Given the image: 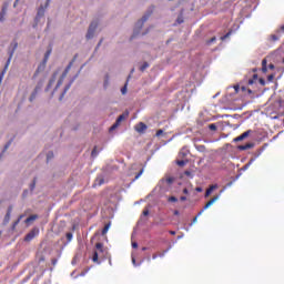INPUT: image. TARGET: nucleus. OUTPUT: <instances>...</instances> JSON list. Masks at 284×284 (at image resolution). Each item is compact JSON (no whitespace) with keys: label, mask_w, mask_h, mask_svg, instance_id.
<instances>
[{"label":"nucleus","mask_w":284,"mask_h":284,"mask_svg":"<svg viewBox=\"0 0 284 284\" xmlns=\"http://www.w3.org/2000/svg\"><path fill=\"white\" fill-rule=\"evenodd\" d=\"M216 41V37L211 38L210 40H206V45H212Z\"/></svg>","instance_id":"c756f323"},{"label":"nucleus","mask_w":284,"mask_h":284,"mask_svg":"<svg viewBox=\"0 0 284 284\" xmlns=\"http://www.w3.org/2000/svg\"><path fill=\"white\" fill-rule=\"evenodd\" d=\"M150 14H151V13L144 14V16L142 17V19L136 22V28H138V30H141V28H143V23H144L145 21H148V19H150Z\"/></svg>","instance_id":"1a4fd4ad"},{"label":"nucleus","mask_w":284,"mask_h":284,"mask_svg":"<svg viewBox=\"0 0 284 284\" xmlns=\"http://www.w3.org/2000/svg\"><path fill=\"white\" fill-rule=\"evenodd\" d=\"M262 72H267V60L266 59H264V60H262Z\"/></svg>","instance_id":"412c9836"},{"label":"nucleus","mask_w":284,"mask_h":284,"mask_svg":"<svg viewBox=\"0 0 284 284\" xmlns=\"http://www.w3.org/2000/svg\"><path fill=\"white\" fill-rule=\"evenodd\" d=\"M37 179H33V184H32V190H34V183H36Z\"/></svg>","instance_id":"13d9d810"},{"label":"nucleus","mask_w":284,"mask_h":284,"mask_svg":"<svg viewBox=\"0 0 284 284\" xmlns=\"http://www.w3.org/2000/svg\"><path fill=\"white\" fill-rule=\"evenodd\" d=\"M21 219H23V215H20V216L18 217V220L13 223V229L19 225V223L21 222Z\"/></svg>","instance_id":"7c9ffc66"},{"label":"nucleus","mask_w":284,"mask_h":284,"mask_svg":"<svg viewBox=\"0 0 284 284\" xmlns=\"http://www.w3.org/2000/svg\"><path fill=\"white\" fill-rule=\"evenodd\" d=\"M131 72H134V69H132Z\"/></svg>","instance_id":"774afa93"},{"label":"nucleus","mask_w":284,"mask_h":284,"mask_svg":"<svg viewBox=\"0 0 284 284\" xmlns=\"http://www.w3.org/2000/svg\"><path fill=\"white\" fill-rule=\"evenodd\" d=\"M169 234H171L172 236L176 235V231H170Z\"/></svg>","instance_id":"8fccbe9b"},{"label":"nucleus","mask_w":284,"mask_h":284,"mask_svg":"<svg viewBox=\"0 0 284 284\" xmlns=\"http://www.w3.org/2000/svg\"><path fill=\"white\" fill-rule=\"evenodd\" d=\"M129 114L130 113L126 112V113L119 115L116 121L114 122V124L110 128V132H114V130H116V128H119V125H121V122L126 120Z\"/></svg>","instance_id":"20e7f679"},{"label":"nucleus","mask_w":284,"mask_h":284,"mask_svg":"<svg viewBox=\"0 0 284 284\" xmlns=\"http://www.w3.org/2000/svg\"><path fill=\"white\" fill-rule=\"evenodd\" d=\"M258 81V74H253V79L248 80V85H254Z\"/></svg>","instance_id":"6ab92c4d"},{"label":"nucleus","mask_w":284,"mask_h":284,"mask_svg":"<svg viewBox=\"0 0 284 284\" xmlns=\"http://www.w3.org/2000/svg\"><path fill=\"white\" fill-rule=\"evenodd\" d=\"M72 65H74V59L67 65V68L64 69L61 78L59 79L55 90L58 88H61V85H63V79H65V77H68V72H70V70H72Z\"/></svg>","instance_id":"f257e3e1"},{"label":"nucleus","mask_w":284,"mask_h":284,"mask_svg":"<svg viewBox=\"0 0 284 284\" xmlns=\"http://www.w3.org/2000/svg\"><path fill=\"white\" fill-rule=\"evenodd\" d=\"M234 90H235L236 94H239V90H241V88L239 85H235Z\"/></svg>","instance_id":"de8ad7c7"},{"label":"nucleus","mask_w":284,"mask_h":284,"mask_svg":"<svg viewBox=\"0 0 284 284\" xmlns=\"http://www.w3.org/2000/svg\"><path fill=\"white\" fill-rule=\"evenodd\" d=\"M37 236V229H33L30 233H28L24 237V241L27 243H30V241H32V239H34Z\"/></svg>","instance_id":"9d476101"},{"label":"nucleus","mask_w":284,"mask_h":284,"mask_svg":"<svg viewBox=\"0 0 284 284\" xmlns=\"http://www.w3.org/2000/svg\"><path fill=\"white\" fill-rule=\"evenodd\" d=\"M217 189H219V185H216V184L211 185V186L206 190L205 196H210V194H212V193L214 192V190H217Z\"/></svg>","instance_id":"ddd939ff"},{"label":"nucleus","mask_w":284,"mask_h":284,"mask_svg":"<svg viewBox=\"0 0 284 284\" xmlns=\"http://www.w3.org/2000/svg\"><path fill=\"white\" fill-rule=\"evenodd\" d=\"M95 248L98 250V252H103V243H97L95 244Z\"/></svg>","instance_id":"bb28decb"},{"label":"nucleus","mask_w":284,"mask_h":284,"mask_svg":"<svg viewBox=\"0 0 284 284\" xmlns=\"http://www.w3.org/2000/svg\"><path fill=\"white\" fill-rule=\"evenodd\" d=\"M8 12V7L7 6H3L2 7V10L0 12V21H6V14Z\"/></svg>","instance_id":"f8f14e48"},{"label":"nucleus","mask_w":284,"mask_h":284,"mask_svg":"<svg viewBox=\"0 0 284 284\" xmlns=\"http://www.w3.org/2000/svg\"><path fill=\"white\" fill-rule=\"evenodd\" d=\"M132 247H133L134 250H136V247H139V243L132 242Z\"/></svg>","instance_id":"37998d69"},{"label":"nucleus","mask_w":284,"mask_h":284,"mask_svg":"<svg viewBox=\"0 0 284 284\" xmlns=\"http://www.w3.org/2000/svg\"><path fill=\"white\" fill-rule=\"evenodd\" d=\"M146 250H148V247H145V246H144V247H142V252H145Z\"/></svg>","instance_id":"680f3d73"},{"label":"nucleus","mask_w":284,"mask_h":284,"mask_svg":"<svg viewBox=\"0 0 284 284\" xmlns=\"http://www.w3.org/2000/svg\"><path fill=\"white\" fill-rule=\"evenodd\" d=\"M251 134H254V131L252 130H247L244 133L241 134L242 140L245 141V139H247V136H250Z\"/></svg>","instance_id":"f3484780"},{"label":"nucleus","mask_w":284,"mask_h":284,"mask_svg":"<svg viewBox=\"0 0 284 284\" xmlns=\"http://www.w3.org/2000/svg\"><path fill=\"white\" fill-rule=\"evenodd\" d=\"M180 212L178 210L174 211V216H179Z\"/></svg>","instance_id":"5fc2aeb1"},{"label":"nucleus","mask_w":284,"mask_h":284,"mask_svg":"<svg viewBox=\"0 0 284 284\" xmlns=\"http://www.w3.org/2000/svg\"><path fill=\"white\" fill-rule=\"evenodd\" d=\"M148 68H150V63L144 62V63L140 67V72H145V70H148Z\"/></svg>","instance_id":"b1692460"},{"label":"nucleus","mask_w":284,"mask_h":284,"mask_svg":"<svg viewBox=\"0 0 284 284\" xmlns=\"http://www.w3.org/2000/svg\"><path fill=\"white\" fill-rule=\"evenodd\" d=\"M34 221H37V215H31L26 219L24 223L26 225H30V223H34Z\"/></svg>","instance_id":"dca6fc26"},{"label":"nucleus","mask_w":284,"mask_h":284,"mask_svg":"<svg viewBox=\"0 0 284 284\" xmlns=\"http://www.w3.org/2000/svg\"><path fill=\"white\" fill-rule=\"evenodd\" d=\"M11 143H12V142H8V143L4 145L3 152H6V150H8V148H10Z\"/></svg>","instance_id":"c03bdc74"},{"label":"nucleus","mask_w":284,"mask_h":284,"mask_svg":"<svg viewBox=\"0 0 284 284\" xmlns=\"http://www.w3.org/2000/svg\"><path fill=\"white\" fill-rule=\"evenodd\" d=\"M149 214H150V211H148V210L143 211V216H148Z\"/></svg>","instance_id":"09e8293b"},{"label":"nucleus","mask_w":284,"mask_h":284,"mask_svg":"<svg viewBox=\"0 0 284 284\" xmlns=\"http://www.w3.org/2000/svg\"><path fill=\"white\" fill-rule=\"evenodd\" d=\"M92 261H93V263H99V252L93 253Z\"/></svg>","instance_id":"a878e982"},{"label":"nucleus","mask_w":284,"mask_h":284,"mask_svg":"<svg viewBox=\"0 0 284 284\" xmlns=\"http://www.w3.org/2000/svg\"><path fill=\"white\" fill-rule=\"evenodd\" d=\"M11 45L13 47L10 55H9V59L7 61V64L4 67V70L2 71L1 75H0V81L3 79V75L6 74V70H8V65H10V61L12 59V55L14 54V50H17V48L19 47V43H17V41L12 42Z\"/></svg>","instance_id":"7ed1b4c3"},{"label":"nucleus","mask_w":284,"mask_h":284,"mask_svg":"<svg viewBox=\"0 0 284 284\" xmlns=\"http://www.w3.org/2000/svg\"><path fill=\"white\" fill-rule=\"evenodd\" d=\"M183 194H190V191H187V189H183Z\"/></svg>","instance_id":"603ef678"},{"label":"nucleus","mask_w":284,"mask_h":284,"mask_svg":"<svg viewBox=\"0 0 284 284\" xmlns=\"http://www.w3.org/2000/svg\"><path fill=\"white\" fill-rule=\"evenodd\" d=\"M176 165H179V168H184V165H187V160H178Z\"/></svg>","instance_id":"aec40b11"},{"label":"nucleus","mask_w":284,"mask_h":284,"mask_svg":"<svg viewBox=\"0 0 284 284\" xmlns=\"http://www.w3.org/2000/svg\"><path fill=\"white\" fill-rule=\"evenodd\" d=\"M110 223L105 224L103 230H102V236H105V234H108L109 230H110Z\"/></svg>","instance_id":"4be33fe9"},{"label":"nucleus","mask_w":284,"mask_h":284,"mask_svg":"<svg viewBox=\"0 0 284 284\" xmlns=\"http://www.w3.org/2000/svg\"><path fill=\"white\" fill-rule=\"evenodd\" d=\"M179 156H181L182 159H184V156H187V151L185 150H181L180 153H179Z\"/></svg>","instance_id":"c85d7f7f"},{"label":"nucleus","mask_w":284,"mask_h":284,"mask_svg":"<svg viewBox=\"0 0 284 284\" xmlns=\"http://www.w3.org/2000/svg\"><path fill=\"white\" fill-rule=\"evenodd\" d=\"M103 183H105V180L103 179V176H99L95 179L93 186L94 187H97V185L101 186V185H103Z\"/></svg>","instance_id":"2eb2a0df"},{"label":"nucleus","mask_w":284,"mask_h":284,"mask_svg":"<svg viewBox=\"0 0 284 284\" xmlns=\"http://www.w3.org/2000/svg\"><path fill=\"white\" fill-rule=\"evenodd\" d=\"M143 172H144V170L141 169V170L139 171V173H136V175H135V178H134V181H136V180L143 174Z\"/></svg>","instance_id":"473e14b6"},{"label":"nucleus","mask_w":284,"mask_h":284,"mask_svg":"<svg viewBox=\"0 0 284 284\" xmlns=\"http://www.w3.org/2000/svg\"><path fill=\"white\" fill-rule=\"evenodd\" d=\"M29 101H34V92L31 94Z\"/></svg>","instance_id":"3c124183"},{"label":"nucleus","mask_w":284,"mask_h":284,"mask_svg":"<svg viewBox=\"0 0 284 284\" xmlns=\"http://www.w3.org/2000/svg\"><path fill=\"white\" fill-rule=\"evenodd\" d=\"M165 254H168V250L164 251V252H162V253H154V254L152 255V258H153V261H155V258H156L158 256H160V258H163V256H165Z\"/></svg>","instance_id":"a211bd4d"},{"label":"nucleus","mask_w":284,"mask_h":284,"mask_svg":"<svg viewBox=\"0 0 284 284\" xmlns=\"http://www.w3.org/2000/svg\"><path fill=\"white\" fill-rule=\"evenodd\" d=\"M232 37V31H229L226 34L221 37V41H225V39H230Z\"/></svg>","instance_id":"393cba45"},{"label":"nucleus","mask_w":284,"mask_h":284,"mask_svg":"<svg viewBox=\"0 0 284 284\" xmlns=\"http://www.w3.org/2000/svg\"><path fill=\"white\" fill-rule=\"evenodd\" d=\"M196 192H202V189L201 187H196Z\"/></svg>","instance_id":"052dcab7"},{"label":"nucleus","mask_w":284,"mask_h":284,"mask_svg":"<svg viewBox=\"0 0 284 284\" xmlns=\"http://www.w3.org/2000/svg\"><path fill=\"white\" fill-rule=\"evenodd\" d=\"M51 263H52V265H57L58 260H57V258H52V260H51Z\"/></svg>","instance_id":"49530a36"},{"label":"nucleus","mask_w":284,"mask_h":284,"mask_svg":"<svg viewBox=\"0 0 284 284\" xmlns=\"http://www.w3.org/2000/svg\"><path fill=\"white\" fill-rule=\"evenodd\" d=\"M135 132H139V134H143V132H145V130H148V125L143 122L138 123L134 126Z\"/></svg>","instance_id":"6e6552de"},{"label":"nucleus","mask_w":284,"mask_h":284,"mask_svg":"<svg viewBox=\"0 0 284 284\" xmlns=\"http://www.w3.org/2000/svg\"><path fill=\"white\" fill-rule=\"evenodd\" d=\"M101 43H103V40H100L99 44L98 45H101Z\"/></svg>","instance_id":"e2e57ef3"},{"label":"nucleus","mask_w":284,"mask_h":284,"mask_svg":"<svg viewBox=\"0 0 284 284\" xmlns=\"http://www.w3.org/2000/svg\"><path fill=\"white\" fill-rule=\"evenodd\" d=\"M209 130H211L212 132H216V130H217L216 124H214V123L209 124Z\"/></svg>","instance_id":"cd10ccee"},{"label":"nucleus","mask_w":284,"mask_h":284,"mask_svg":"<svg viewBox=\"0 0 284 284\" xmlns=\"http://www.w3.org/2000/svg\"><path fill=\"white\" fill-rule=\"evenodd\" d=\"M258 82H260L262 85H265V79L260 78V79H258Z\"/></svg>","instance_id":"79ce46f5"},{"label":"nucleus","mask_w":284,"mask_h":284,"mask_svg":"<svg viewBox=\"0 0 284 284\" xmlns=\"http://www.w3.org/2000/svg\"><path fill=\"white\" fill-rule=\"evenodd\" d=\"M133 265H136V258L132 257Z\"/></svg>","instance_id":"6e6d98bb"},{"label":"nucleus","mask_w":284,"mask_h":284,"mask_svg":"<svg viewBox=\"0 0 284 284\" xmlns=\"http://www.w3.org/2000/svg\"><path fill=\"white\" fill-rule=\"evenodd\" d=\"M57 72L55 73H53V75H52V78L50 79V81H49V88H51V85H54V81H57Z\"/></svg>","instance_id":"5701e85b"},{"label":"nucleus","mask_w":284,"mask_h":284,"mask_svg":"<svg viewBox=\"0 0 284 284\" xmlns=\"http://www.w3.org/2000/svg\"><path fill=\"white\" fill-rule=\"evenodd\" d=\"M51 159H54V153L53 152H49L47 154V161H51Z\"/></svg>","instance_id":"2f4dec72"},{"label":"nucleus","mask_w":284,"mask_h":284,"mask_svg":"<svg viewBox=\"0 0 284 284\" xmlns=\"http://www.w3.org/2000/svg\"><path fill=\"white\" fill-rule=\"evenodd\" d=\"M267 81H274V75H272V74L268 75V77H267Z\"/></svg>","instance_id":"a18cd8bd"},{"label":"nucleus","mask_w":284,"mask_h":284,"mask_svg":"<svg viewBox=\"0 0 284 284\" xmlns=\"http://www.w3.org/2000/svg\"><path fill=\"white\" fill-rule=\"evenodd\" d=\"M52 54V48H49L47 52L44 53V58L42 60V63L38 67V72H41V70L45 69V65L48 63V59H50V55Z\"/></svg>","instance_id":"39448f33"},{"label":"nucleus","mask_w":284,"mask_h":284,"mask_svg":"<svg viewBox=\"0 0 284 284\" xmlns=\"http://www.w3.org/2000/svg\"><path fill=\"white\" fill-rule=\"evenodd\" d=\"M65 236H67V240L70 242V241H72L73 234L69 232L65 234Z\"/></svg>","instance_id":"c9c22d12"},{"label":"nucleus","mask_w":284,"mask_h":284,"mask_svg":"<svg viewBox=\"0 0 284 284\" xmlns=\"http://www.w3.org/2000/svg\"><path fill=\"white\" fill-rule=\"evenodd\" d=\"M176 201H179V199H176V196H170L169 197L170 203H176Z\"/></svg>","instance_id":"72a5a7b5"},{"label":"nucleus","mask_w":284,"mask_h":284,"mask_svg":"<svg viewBox=\"0 0 284 284\" xmlns=\"http://www.w3.org/2000/svg\"><path fill=\"white\" fill-rule=\"evenodd\" d=\"M185 175H186V176H190V171H185Z\"/></svg>","instance_id":"bf43d9fd"},{"label":"nucleus","mask_w":284,"mask_h":284,"mask_svg":"<svg viewBox=\"0 0 284 284\" xmlns=\"http://www.w3.org/2000/svg\"><path fill=\"white\" fill-rule=\"evenodd\" d=\"M99 153L97 152V146L93 148L91 156L95 158Z\"/></svg>","instance_id":"f704fd0d"},{"label":"nucleus","mask_w":284,"mask_h":284,"mask_svg":"<svg viewBox=\"0 0 284 284\" xmlns=\"http://www.w3.org/2000/svg\"><path fill=\"white\" fill-rule=\"evenodd\" d=\"M122 94H125L128 92V84H125L122 89H121Z\"/></svg>","instance_id":"58836bf2"},{"label":"nucleus","mask_w":284,"mask_h":284,"mask_svg":"<svg viewBox=\"0 0 284 284\" xmlns=\"http://www.w3.org/2000/svg\"><path fill=\"white\" fill-rule=\"evenodd\" d=\"M234 143H239L240 141H243V138L240 135L237 138H234Z\"/></svg>","instance_id":"4c0bfd02"},{"label":"nucleus","mask_w":284,"mask_h":284,"mask_svg":"<svg viewBox=\"0 0 284 284\" xmlns=\"http://www.w3.org/2000/svg\"><path fill=\"white\" fill-rule=\"evenodd\" d=\"M138 33H139V31H136V29H135L134 34H138Z\"/></svg>","instance_id":"69168bd1"},{"label":"nucleus","mask_w":284,"mask_h":284,"mask_svg":"<svg viewBox=\"0 0 284 284\" xmlns=\"http://www.w3.org/2000/svg\"><path fill=\"white\" fill-rule=\"evenodd\" d=\"M216 201H219V195H215L214 197H212V199L204 205L203 210L200 211L199 214H197L195 217H193L192 224H193V223H196V221H199V216H201V214H203V211H204V210H207V207H211V205H214V203H216Z\"/></svg>","instance_id":"f03ea898"},{"label":"nucleus","mask_w":284,"mask_h":284,"mask_svg":"<svg viewBox=\"0 0 284 284\" xmlns=\"http://www.w3.org/2000/svg\"><path fill=\"white\" fill-rule=\"evenodd\" d=\"M176 23H179V24L183 23V16L178 17Z\"/></svg>","instance_id":"e433bc0d"},{"label":"nucleus","mask_w":284,"mask_h":284,"mask_svg":"<svg viewBox=\"0 0 284 284\" xmlns=\"http://www.w3.org/2000/svg\"><path fill=\"white\" fill-rule=\"evenodd\" d=\"M26 194H27V191H24L23 196H26Z\"/></svg>","instance_id":"338daca9"},{"label":"nucleus","mask_w":284,"mask_h":284,"mask_svg":"<svg viewBox=\"0 0 284 284\" xmlns=\"http://www.w3.org/2000/svg\"><path fill=\"white\" fill-rule=\"evenodd\" d=\"M270 70H274V64L268 65Z\"/></svg>","instance_id":"4d7b16f0"},{"label":"nucleus","mask_w":284,"mask_h":284,"mask_svg":"<svg viewBox=\"0 0 284 284\" xmlns=\"http://www.w3.org/2000/svg\"><path fill=\"white\" fill-rule=\"evenodd\" d=\"M51 0H45L44 4H41L38 9V17H43L45 14V10H48V6H50Z\"/></svg>","instance_id":"0eeeda50"},{"label":"nucleus","mask_w":284,"mask_h":284,"mask_svg":"<svg viewBox=\"0 0 284 284\" xmlns=\"http://www.w3.org/2000/svg\"><path fill=\"white\" fill-rule=\"evenodd\" d=\"M161 134H163V130H158L156 133H155V136H161Z\"/></svg>","instance_id":"a19ab883"},{"label":"nucleus","mask_w":284,"mask_h":284,"mask_svg":"<svg viewBox=\"0 0 284 284\" xmlns=\"http://www.w3.org/2000/svg\"><path fill=\"white\" fill-rule=\"evenodd\" d=\"M11 214H12V206H9V207H8V211H7V214H6V216H4V225L8 224V223H10V216H11Z\"/></svg>","instance_id":"9b49d317"},{"label":"nucleus","mask_w":284,"mask_h":284,"mask_svg":"<svg viewBox=\"0 0 284 284\" xmlns=\"http://www.w3.org/2000/svg\"><path fill=\"white\" fill-rule=\"evenodd\" d=\"M99 27V22H91L89 30L87 32V39H92L94 37V31Z\"/></svg>","instance_id":"423d86ee"},{"label":"nucleus","mask_w":284,"mask_h":284,"mask_svg":"<svg viewBox=\"0 0 284 284\" xmlns=\"http://www.w3.org/2000/svg\"><path fill=\"white\" fill-rule=\"evenodd\" d=\"M281 30L284 32V26L281 27Z\"/></svg>","instance_id":"0e129e2a"},{"label":"nucleus","mask_w":284,"mask_h":284,"mask_svg":"<svg viewBox=\"0 0 284 284\" xmlns=\"http://www.w3.org/2000/svg\"><path fill=\"white\" fill-rule=\"evenodd\" d=\"M254 148V143H246L244 145H240L239 150L245 151V150H252Z\"/></svg>","instance_id":"4468645a"},{"label":"nucleus","mask_w":284,"mask_h":284,"mask_svg":"<svg viewBox=\"0 0 284 284\" xmlns=\"http://www.w3.org/2000/svg\"><path fill=\"white\" fill-rule=\"evenodd\" d=\"M271 40L278 41V36H276V34L271 36Z\"/></svg>","instance_id":"ea45409f"},{"label":"nucleus","mask_w":284,"mask_h":284,"mask_svg":"<svg viewBox=\"0 0 284 284\" xmlns=\"http://www.w3.org/2000/svg\"><path fill=\"white\" fill-rule=\"evenodd\" d=\"M180 201H187V197L186 196H181Z\"/></svg>","instance_id":"864d4df0"}]
</instances>
